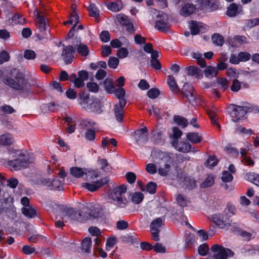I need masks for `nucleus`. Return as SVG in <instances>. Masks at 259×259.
<instances>
[{"instance_id":"nucleus-20","label":"nucleus","mask_w":259,"mask_h":259,"mask_svg":"<svg viewBox=\"0 0 259 259\" xmlns=\"http://www.w3.org/2000/svg\"><path fill=\"white\" fill-rule=\"evenodd\" d=\"M189 28L192 35H196L203 29L202 23L199 22L192 21L189 23Z\"/></svg>"},{"instance_id":"nucleus-23","label":"nucleus","mask_w":259,"mask_h":259,"mask_svg":"<svg viewBox=\"0 0 259 259\" xmlns=\"http://www.w3.org/2000/svg\"><path fill=\"white\" fill-rule=\"evenodd\" d=\"M187 73L191 76L199 78L202 76L201 70L196 66H190L186 68Z\"/></svg>"},{"instance_id":"nucleus-44","label":"nucleus","mask_w":259,"mask_h":259,"mask_svg":"<svg viewBox=\"0 0 259 259\" xmlns=\"http://www.w3.org/2000/svg\"><path fill=\"white\" fill-rule=\"evenodd\" d=\"M214 178L212 175H208L205 180L200 184L201 188H207L214 184Z\"/></svg>"},{"instance_id":"nucleus-29","label":"nucleus","mask_w":259,"mask_h":259,"mask_svg":"<svg viewBox=\"0 0 259 259\" xmlns=\"http://www.w3.org/2000/svg\"><path fill=\"white\" fill-rule=\"evenodd\" d=\"M37 13L36 22L37 23V27L40 31H45L47 30L46 21L45 18Z\"/></svg>"},{"instance_id":"nucleus-24","label":"nucleus","mask_w":259,"mask_h":259,"mask_svg":"<svg viewBox=\"0 0 259 259\" xmlns=\"http://www.w3.org/2000/svg\"><path fill=\"white\" fill-rule=\"evenodd\" d=\"M72 8L73 9V11H72V13H71L69 19V20H68L67 21H65L64 22V24L66 25L68 23H69L70 24H72L74 23V25H75V27H76V24L78 23V22L79 21V17L76 13L75 8H74V5L72 6Z\"/></svg>"},{"instance_id":"nucleus-1","label":"nucleus","mask_w":259,"mask_h":259,"mask_svg":"<svg viewBox=\"0 0 259 259\" xmlns=\"http://www.w3.org/2000/svg\"><path fill=\"white\" fill-rule=\"evenodd\" d=\"M152 161L159 164L158 172L161 176H166L171 170L172 160L169 156L160 150L152 151Z\"/></svg>"},{"instance_id":"nucleus-11","label":"nucleus","mask_w":259,"mask_h":259,"mask_svg":"<svg viewBox=\"0 0 259 259\" xmlns=\"http://www.w3.org/2000/svg\"><path fill=\"white\" fill-rule=\"evenodd\" d=\"M42 184L44 186L48 187L52 190H62L63 187V183L58 179L51 180L50 179H45L42 181Z\"/></svg>"},{"instance_id":"nucleus-43","label":"nucleus","mask_w":259,"mask_h":259,"mask_svg":"<svg viewBox=\"0 0 259 259\" xmlns=\"http://www.w3.org/2000/svg\"><path fill=\"white\" fill-rule=\"evenodd\" d=\"M123 108H124L116 105L114 106V114L117 120L119 122H121L122 120Z\"/></svg>"},{"instance_id":"nucleus-61","label":"nucleus","mask_w":259,"mask_h":259,"mask_svg":"<svg viewBox=\"0 0 259 259\" xmlns=\"http://www.w3.org/2000/svg\"><path fill=\"white\" fill-rule=\"evenodd\" d=\"M157 185L155 183L150 182H149L146 187V190L150 194H154L156 191Z\"/></svg>"},{"instance_id":"nucleus-57","label":"nucleus","mask_w":259,"mask_h":259,"mask_svg":"<svg viewBox=\"0 0 259 259\" xmlns=\"http://www.w3.org/2000/svg\"><path fill=\"white\" fill-rule=\"evenodd\" d=\"M87 86L89 91L92 92L97 93L99 90V85L94 82L88 83Z\"/></svg>"},{"instance_id":"nucleus-34","label":"nucleus","mask_w":259,"mask_h":259,"mask_svg":"<svg viewBox=\"0 0 259 259\" xmlns=\"http://www.w3.org/2000/svg\"><path fill=\"white\" fill-rule=\"evenodd\" d=\"M69 80L73 81L75 87L80 88L84 86V83L82 79L77 77L75 74H71L70 76Z\"/></svg>"},{"instance_id":"nucleus-18","label":"nucleus","mask_w":259,"mask_h":259,"mask_svg":"<svg viewBox=\"0 0 259 259\" xmlns=\"http://www.w3.org/2000/svg\"><path fill=\"white\" fill-rule=\"evenodd\" d=\"M92 99H90L88 95L84 93L79 95V103L82 108L89 111Z\"/></svg>"},{"instance_id":"nucleus-47","label":"nucleus","mask_w":259,"mask_h":259,"mask_svg":"<svg viewBox=\"0 0 259 259\" xmlns=\"http://www.w3.org/2000/svg\"><path fill=\"white\" fill-rule=\"evenodd\" d=\"M116 238L115 237H110L108 238L106 241V249L107 250H110L113 247L116 243Z\"/></svg>"},{"instance_id":"nucleus-55","label":"nucleus","mask_w":259,"mask_h":259,"mask_svg":"<svg viewBox=\"0 0 259 259\" xmlns=\"http://www.w3.org/2000/svg\"><path fill=\"white\" fill-rule=\"evenodd\" d=\"M207 114L211 119V123L213 124H215L217 125L218 128L221 129V125L217 122V119L216 117V113L213 111H208L207 112Z\"/></svg>"},{"instance_id":"nucleus-58","label":"nucleus","mask_w":259,"mask_h":259,"mask_svg":"<svg viewBox=\"0 0 259 259\" xmlns=\"http://www.w3.org/2000/svg\"><path fill=\"white\" fill-rule=\"evenodd\" d=\"M159 91L156 88H152L147 92L148 96L151 99L156 98L159 95Z\"/></svg>"},{"instance_id":"nucleus-8","label":"nucleus","mask_w":259,"mask_h":259,"mask_svg":"<svg viewBox=\"0 0 259 259\" xmlns=\"http://www.w3.org/2000/svg\"><path fill=\"white\" fill-rule=\"evenodd\" d=\"M32 162V161L30 160L27 156L23 155L15 160L9 161L8 162V165L11 169L18 170L26 167L28 164Z\"/></svg>"},{"instance_id":"nucleus-51","label":"nucleus","mask_w":259,"mask_h":259,"mask_svg":"<svg viewBox=\"0 0 259 259\" xmlns=\"http://www.w3.org/2000/svg\"><path fill=\"white\" fill-rule=\"evenodd\" d=\"M128 54L127 49L122 47L118 50L116 55L120 59H124L128 56Z\"/></svg>"},{"instance_id":"nucleus-32","label":"nucleus","mask_w":259,"mask_h":259,"mask_svg":"<svg viewBox=\"0 0 259 259\" xmlns=\"http://www.w3.org/2000/svg\"><path fill=\"white\" fill-rule=\"evenodd\" d=\"M174 120L178 125L181 126L182 128L186 127L188 124V120L184 117L180 115H175Z\"/></svg>"},{"instance_id":"nucleus-17","label":"nucleus","mask_w":259,"mask_h":259,"mask_svg":"<svg viewBox=\"0 0 259 259\" xmlns=\"http://www.w3.org/2000/svg\"><path fill=\"white\" fill-rule=\"evenodd\" d=\"M196 7L192 4H185L184 5L181 10L180 13L183 16H188L195 12Z\"/></svg>"},{"instance_id":"nucleus-53","label":"nucleus","mask_w":259,"mask_h":259,"mask_svg":"<svg viewBox=\"0 0 259 259\" xmlns=\"http://www.w3.org/2000/svg\"><path fill=\"white\" fill-rule=\"evenodd\" d=\"M119 62V61L117 58L114 57H110L109 58L108 64L109 67L115 69L117 68Z\"/></svg>"},{"instance_id":"nucleus-7","label":"nucleus","mask_w":259,"mask_h":259,"mask_svg":"<svg viewBox=\"0 0 259 259\" xmlns=\"http://www.w3.org/2000/svg\"><path fill=\"white\" fill-rule=\"evenodd\" d=\"M153 14H156V19L155 20V27L158 30L165 31L168 28V16L160 11L154 10Z\"/></svg>"},{"instance_id":"nucleus-16","label":"nucleus","mask_w":259,"mask_h":259,"mask_svg":"<svg viewBox=\"0 0 259 259\" xmlns=\"http://www.w3.org/2000/svg\"><path fill=\"white\" fill-rule=\"evenodd\" d=\"M242 8L241 5H237L235 3H232L228 7L227 11V14L231 17H235L239 14L242 13Z\"/></svg>"},{"instance_id":"nucleus-56","label":"nucleus","mask_w":259,"mask_h":259,"mask_svg":"<svg viewBox=\"0 0 259 259\" xmlns=\"http://www.w3.org/2000/svg\"><path fill=\"white\" fill-rule=\"evenodd\" d=\"M221 179L223 182L228 183L232 181L233 177L231 174L225 170L223 171Z\"/></svg>"},{"instance_id":"nucleus-13","label":"nucleus","mask_w":259,"mask_h":259,"mask_svg":"<svg viewBox=\"0 0 259 259\" xmlns=\"http://www.w3.org/2000/svg\"><path fill=\"white\" fill-rule=\"evenodd\" d=\"M172 145L175 148L183 153H187L190 151L191 146L187 142H179L178 140H172Z\"/></svg>"},{"instance_id":"nucleus-35","label":"nucleus","mask_w":259,"mask_h":259,"mask_svg":"<svg viewBox=\"0 0 259 259\" xmlns=\"http://www.w3.org/2000/svg\"><path fill=\"white\" fill-rule=\"evenodd\" d=\"M92 246V240L90 238H84L81 243V248L85 252L89 253L91 252Z\"/></svg>"},{"instance_id":"nucleus-14","label":"nucleus","mask_w":259,"mask_h":259,"mask_svg":"<svg viewBox=\"0 0 259 259\" xmlns=\"http://www.w3.org/2000/svg\"><path fill=\"white\" fill-rule=\"evenodd\" d=\"M148 130L145 127L135 132V139L137 143H145L148 140Z\"/></svg>"},{"instance_id":"nucleus-15","label":"nucleus","mask_w":259,"mask_h":259,"mask_svg":"<svg viewBox=\"0 0 259 259\" xmlns=\"http://www.w3.org/2000/svg\"><path fill=\"white\" fill-rule=\"evenodd\" d=\"M75 50L71 46H67L64 48L62 52V56L67 64L70 63L73 58V53Z\"/></svg>"},{"instance_id":"nucleus-37","label":"nucleus","mask_w":259,"mask_h":259,"mask_svg":"<svg viewBox=\"0 0 259 259\" xmlns=\"http://www.w3.org/2000/svg\"><path fill=\"white\" fill-rule=\"evenodd\" d=\"M177 203L182 207H186L187 206L189 200L188 198L181 194H178L176 197Z\"/></svg>"},{"instance_id":"nucleus-4","label":"nucleus","mask_w":259,"mask_h":259,"mask_svg":"<svg viewBox=\"0 0 259 259\" xmlns=\"http://www.w3.org/2000/svg\"><path fill=\"white\" fill-rule=\"evenodd\" d=\"M3 82L5 84L16 90H28L30 88V84L24 78V75L20 72L16 74L14 78L9 77L4 78Z\"/></svg>"},{"instance_id":"nucleus-62","label":"nucleus","mask_w":259,"mask_h":259,"mask_svg":"<svg viewBox=\"0 0 259 259\" xmlns=\"http://www.w3.org/2000/svg\"><path fill=\"white\" fill-rule=\"evenodd\" d=\"M85 138L89 141H93L95 138V132L94 130L88 129L85 133Z\"/></svg>"},{"instance_id":"nucleus-40","label":"nucleus","mask_w":259,"mask_h":259,"mask_svg":"<svg viewBox=\"0 0 259 259\" xmlns=\"http://www.w3.org/2000/svg\"><path fill=\"white\" fill-rule=\"evenodd\" d=\"M117 144V141L114 138L110 139L107 137L102 138V146L104 148L109 146L110 144L113 146H116Z\"/></svg>"},{"instance_id":"nucleus-12","label":"nucleus","mask_w":259,"mask_h":259,"mask_svg":"<svg viewBox=\"0 0 259 259\" xmlns=\"http://www.w3.org/2000/svg\"><path fill=\"white\" fill-rule=\"evenodd\" d=\"M182 93L189 103H193L195 101L196 93L191 84L185 83L183 87Z\"/></svg>"},{"instance_id":"nucleus-10","label":"nucleus","mask_w":259,"mask_h":259,"mask_svg":"<svg viewBox=\"0 0 259 259\" xmlns=\"http://www.w3.org/2000/svg\"><path fill=\"white\" fill-rule=\"evenodd\" d=\"M109 178L107 177L101 179L93 183H82L81 187L90 192L97 191L99 188L107 184L109 182Z\"/></svg>"},{"instance_id":"nucleus-31","label":"nucleus","mask_w":259,"mask_h":259,"mask_svg":"<svg viewBox=\"0 0 259 259\" xmlns=\"http://www.w3.org/2000/svg\"><path fill=\"white\" fill-rule=\"evenodd\" d=\"M218 73L217 69L212 66H208L204 71L205 76L210 78L215 77Z\"/></svg>"},{"instance_id":"nucleus-27","label":"nucleus","mask_w":259,"mask_h":259,"mask_svg":"<svg viewBox=\"0 0 259 259\" xmlns=\"http://www.w3.org/2000/svg\"><path fill=\"white\" fill-rule=\"evenodd\" d=\"M167 82L170 90L173 92H177L179 91L178 86L175 80V78L172 76L168 75L167 77Z\"/></svg>"},{"instance_id":"nucleus-64","label":"nucleus","mask_w":259,"mask_h":259,"mask_svg":"<svg viewBox=\"0 0 259 259\" xmlns=\"http://www.w3.org/2000/svg\"><path fill=\"white\" fill-rule=\"evenodd\" d=\"M96 123L91 120H84L81 122L83 127L87 130L92 129L95 125Z\"/></svg>"},{"instance_id":"nucleus-50","label":"nucleus","mask_w":259,"mask_h":259,"mask_svg":"<svg viewBox=\"0 0 259 259\" xmlns=\"http://www.w3.org/2000/svg\"><path fill=\"white\" fill-rule=\"evenodd\" d=\"M117 20L118 22L122 25H125L128 24V22H130V19L128 17L124 15L121 14H118L116 17Z\"/></svg>"},{"instance_id":"nucleus-38","label":"nucleus","mask_w":259,"mask_h":259,"mask_svg":"<svg viewBox=\"0 0 259 259\" xmlns=\"http://www.w3.org/2000/svg\"><path fill=\"white\" fill-rule=\"evenodd\" d=\"M163 220L161 218H158L154 220L150 224L151 230H159V228L163 224Z\"/></svg>"},{"instance_id":"nucleus-46","label":"nucleus","mask_w":259,"mask_h":259,"mask_svg":"<svg viewBox=\"0 0 259 259\" xmlns=\"http://www.w3.org/2000/svg\"><path fill=\"white\" fill-rule=\"evenodd\" d=\"M12 20L15 24H23L25 22V18L18 14L14 15L12 18Z\"/></svg>"},{"instance_id":"nucleus-63","label":"nucleus","mask_w":259,"mask_h":259,"mask_svg":"<svg viewBox=\"0 0 259 259\" xmlns=\"http://www.w3.org/2000/svg\"><path fill=\"white\" fill-rule=\"evenodd\" d=\"M153 249L155 252L158 253H165L166 252L165 247L159 243H156L153 245Z\"/></svg>"},{"instance_id":"nucleus-5","label":"nucleus","mask_w":259,"mask_h":259,"mask_svg":"<svg viewBox=\"0 0 259 259\" xmlns=\"http://www.w3.org/2000/svg\"><path fill=\"white\" fill-rule=\"evenodd\" d=\"M232 121L236 122L243 118L247 112H251L250 104L244 103L242 106L231 105L229 108Z\"/></svg>"},{"instance_id":"nucleus-25","label":"nucleus","mask_w":259,"mask_h":259,"mask_svg":"<svg viewBox=\"0 0 259 259\" xmlns=\"http://www.w3.org/2000/svg\"><path fill=\"white\" fill-rule=\"evenodd\" d=\"M107 8L114 12H117L120 11L122 8V4L121 2L117 1L116 2H111L106 5Z\"/></svg>"},{"instance_id":"nucleus-49","label":"nucleus","mask_w":259,"mask_h":259,"mask_svg":"<svg viewBox=\"0 0 259 259\" xmlns=\"http://www.w3.org/2000/svg\"><path fill=\"white\" fill-rule=\"evenodd\" d=\"M218 160L215 156H210L207 159L205 164L206 166L211 167L216 165Z\"/></svg>"},{"instance_id":"nucleus-3","label":"nucleus","mask_w":259,"mask_h":259,"mask_svg":"<svg viewBox=\"0 0 259 259\" xmlns=\"http://www.w3.org/2000/svg\"><path fill=\"white\" fill-rule=\"evenodd\" d=\"M126 190L127 187L125 185L117 186L110 190L108 193V197L112 200L111 203L117 207H125L128 203L125 196Z\"/></svg>"},{"instance_id":"nucleus-2","label":"nucleus","mask_w":259,"mask_h":259,"mask_svg":"<svg viewBox=\"0 0 259 259\" xmlns=\"http://www.w3.org/2000/svg\"><path fill=\"white\" fill-rule=\"evenodd\" d=\"M87 207L83 208L82 210H76L73 208H65L62 211L61 217L65 222L70 221H77L85 222L92 218H96L97 216L92 215L91 212H88Z\"/></svg>"},{"instance_id":"nucleus-26","label":"nucleus","mask_w":259,"mask_h":259,"mask_svg":"<svg viewBox=\"0 0 259 259\" xmlns=\"http://www.w3.org/2000/svg\"><path fill=\"white\" fill-rule=\"evenodd\" d=\"M77 41L80 42L79 38L78 39ZM76 50L78 54L84 57H86L88 55L89 50L88 47L85 45L80 43L78 46H76Z\"/></svg>"},{"instance_id":"nucleus-59","label":"nucleus","mask_w":259,"mask_h":259,"mask_svg":"<svg viewBox=\"0 0 259 259\" xmlns=\"http://www.w3.org/2000/svg\"><path fill=\"white\" fill-rule=\"evenodd\" d=\"M36 56L35 53L31 50H27L24 53V57L27 60L34 59Z\"/></svg>"},{"instance_id":"nucleus-22","label":"nucleus","mask_w":259,"mask_h":259,"mask_svg":"<svg viewBox=\"0 0 259 259\" xmlns=\"http://www.w3.org/2000/svg\"><path fill=\"white\" fill-rule=\"evenodd\" d=\"M13 142V137L10 134L6 133L0 136V145H10Z\"/></svg>"},{"instance_id":"nucleus-41","label":"nucleus","mask_w":259,"mask_h":259,"mask_svg":"<svg viewBox=\"0 0 259 259\" xmlns=\"http://www.w3.org/2000/svg\"><path fill=\"white\" fill-rule=\"evenodd\" d=\"M184 185L186 186V188L191 190L196 187L195 181L190 177H186L184 181Z\"/></svg>"},{"instance_id":"nucleus-54","label":"nucleus","mask_w":259,"mask_h":259,"mask_svg":"<svg viewBox=\"0 0 259 259\" xmlns=\"http://www.w3.org/2000/svg\"><path fill=\"white\" fill-rule=\"evenodd\" d=\"M146 170L151 175H154L158 171L156 166L154 163H148L146 165Z\"/></svg>"},{"instance_id":"nucleus-39","label":"nucleus","mask_w":259,"mask_h":259,"mask_svg":"<svg viewBox=\"0 0 259 259\" xmlns=\"http://www.w3.org/2000/svg\"><path fill=\"white\" fill-rule=\"evenodd\" d=\"M211 39L213 43L218 46H222L224 44V37L219 34H213L212 35Z\"/></svg>"},{"instance_id":"nucleus-21","label":"nucleus","mask_w":259,"mask_h":259,"mask_svg":"<svg viewBox=\"0 0 259 259\" xmlns=\"http://www.w3.org/2000/svg\"><path fill=\"white\" fill-rule=\"evenodd\" d=\"M187 139L192 143L197 144L201 142L202 137L198 133L189 132L186 135Z\"/></svg>"},{"instance_id":"nucleus-42","label":"nucleus","mask_w":259,"mask_h":259,"mask_svg":"<svg viewBox=\"0 0 259 259\" xmlns=\"http://www.w3.org/2000/svg\"><path fill=\"white\" fill-rule=\"evenodd\" d=\"M144 198V195L142 193L138 192L133 193L132 195V201L135 204L140 203Z\"/></svg>"},{"instance_id":"nucleus-52","label":"nucleus","mask_w":259,"mask_h":259,"mask_svg":"<svg viewBox=\"0 0 259 259\" xmlns=\"http://www.w3.org/2000/svg\"><path fill=\"white\" fill-rule=\"evenodd\" d=\"M85 175L87 176L86 180H93L100 176L99 172L96 170L86 171Z\"/></svg>"},{"instance_id":"nucleus-33","label":"nucleus","mask_w":259,"mask_h":259,"mask_svg":"<svg viewBox=\"0 0 259 259\" xmlns=\"http://www.w3.org/2000/svg\"><path fill=\"white\" fill-rule=\"evenodd\" d=\"M105 90L109 93H112L115 91V87L110 79L106 78L103 82Z\"/></svg>"},{"instance_id":"nucleus-19","label":"nucleus","mask_w":259,"mask_h":259,"mask_svg":"<svg viewBox=\"0 0 259 259\" xmlns=\"http://www.w3.org/2000/svg\"><path fill=\"white\" fill-rule=\"evenodd\" d=\"M89 111L97 114L101 113V102L99 99L97 98H92Z\"/></svg>"},{"instance_id":"nucleus-30","label":"nucleus","mask_w":259,"mask_h":259,"mask_svg":"<svg viewBox=\"0 0 259 259\" xmlns=\"http://www.w3.org/2000/svg\"><path fill=\"white\" fill-rule=\"evenodd\" d=\"M22 213L26 217L32 218L36 216V210L31 206L28 207H23L22 208Z\"/></svg>"},{"instance_id":"nucleus-28","label":"nucleus","mask_w":259,"mask_h":259,"mask_svg":"<svg viewBox=\"0 0 259 259\" xmlns=\"http://www.w3.org/2000/svg\"><path fill=\"white\" fill-rule=\"evenodd\" d=\"M70 174L74 177L79 178L85 175L86 170L78 167H73L70 168Z\"/></svg>"},{"instance_id":"nucleus-60","label":"nucleus","mask_w":259,"mask_h":259,"mask_svg":"<svg viewBox=\"0 0 259 259\" xmlns=\"http://www.w3.org/2000/svg\"><path fill=\"white\" fill-rule=\"evenodd\" d=\"M227 75L230 77H233L236 79L238 77L239 73L237 71V70L234 68H229L226 71Z\"/></svg>"},{"instance_id":"nucleus-45","label":"nucleus","mask_w":259,"mask_h":259,"mask_svg":"<svg viewBox=\"0 0 259 259\" xmlns=\"http://www.w3.org/2000/svg\"><path fill=\"white\" fill-rule=\"evenodd\" d=\"M89 11L92 17L97 18L99 16L100 11L95 4H91L89 7Z\"/></svg>"},{"instance_id":"nucleus-6","label":"nucleus","mask_w":259,"mask_h":259,"mask_svg":"<svg viewBox=\"0 0 259 259\" xmlns=\"http://www.w3.org/2000/svg\"><path fill=\"white\" fill-rule=\"evenodd\" d=\"M210 253L215 259H228L234 255V252L231 249L217 244L211 247Z\"/></svg>"},{"instance_id":"nucleus-9","label":"nucleus","mask_w":259,"mask_h":259,"mask_svg":"<svg viewBox=\"0 0 259 259\" xmlns=\"http://www.w3.org/2000/svg\"><path fill=\"white\" fill-rule=\"evenodd\" d=\"M230 215L227 214L226 210H225L223 213H218L213 215L212 220L216 225L221 228H223L230 225Z\"/></svg>"},{"instance_id":"nucleus-48","label":"nucleus","mask_w":259,"mask_h":259,"mask_svg":"<svg viewBox=\"0 0 259 259\" xmlns=\"http://www.w3.org/2000/svg\"><path fill=\"white\" fill-rule=\"evenodd\" d=\"M209 251V247L206 243H203L200 245L198 248L199 254L202 256L206 255Z\"/></svg>"},{"instance_id":"nucleus-36","label":"nucleus","mask_w":259,"mask_h":259,"mask_svg":"<svg viewBox=\"0 0 259 259\" xmlns=\"http://www.w3.org/2000/svg\"><path fill=\"white\" fill-rule=\"evenodd\" d=\"M192 57L197 60V63L201 67H205L206 64L205 59L202 57V55L199 53H193Z\"/></svg>"}]
</instances>
